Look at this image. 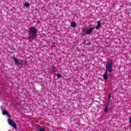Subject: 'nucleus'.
Segmentation results:
<instances>
[{"mask_svg": "<svg viewBox=\"0 0 131 131\" xmlns=\"http://www.w3.org/2000/svg\"><path fill=\"white\" fill-rule=\"evenodd\" d=\"M112 61H111V60H108L106 62V64L105 66V72L106 73L107 72H109V73H111V72H112V71H113V70H112Z\"/></svg>", "mask_w": 131, "mask_h": 131, "instance_id": "obj_1", "label": "nucleus"}, {"mask_svg": "<svg viewBox=\"0 0 131 131\" xmlns=\"http://www.w3.org/2000/svg\"><path fill=\"white\" fill-rule=\"evenodd\" d=\"M30 34V36L31 38H32V39H34V35L37 33V30H36V28L35 27H31L29 29Z\"/></svg>", "mask_w": 131, "mask_h": 131, "instance_id": "obj_2", "label": "nucleus"}, {"mask_svg": "<svg viewBox=\"0 0 131 131\" xmlns=\"http://www.w3.org/2000/svg\"><path fill=\"white\" fill-rule=\"evenodd\" d=\"M8 123L11 125L13 128H17V125H16V123L15 122L12 120V119H8Z\"/></svg>", "mask_w": 131, "mask_h": 131, "instance_id": "obj_3", "label": "nucleus"}, {"mask_svg": "<svg viewBox=\"0 0 131 131\" xmlns=\"http://www.w3.org/2000/svg\"><path fill=\"white\" fill-rule=\"evenodd\" d=\"M2 113L3 115H6L7 117L11 118V115H10V113H9L6 110H3Z\"/></svg>", "mask_w": 131, "mask_h": 131, "instance_id": "obj_4", "label": "nucleus"}, {"mask_svg": "<svg viewBox=\"0 0 131 131\" xmlns=\"http://www.w3.org/2000/svg\"><path fill=\"white\" fill-rule=\"evenodd\" d=\"M95 30V27H92L88 30H87L86 31V34H91L92 32H93V31Z\"/></svg>", "mask_w": 131, "mask_h": 131, "instance_id": "obj_5", "label": "nucleus"}, {"mask_svg": "<svg viewBox=\"0 0 131 131\" xmlns=\"http://www.w3.org/2000/svg\"><path fill=\"white\" fill-rule=\"evenodd\" d=\"M107 73L105 72L103 74V79H104V80H107V78H108V74Z\"/></svg>", "mask_w": 131, "mask_h": 131, "instance_id": "obj_6", "label": "nucleus"}, {"mask_svg": "<svg viewBox=\"0 0 131 131\" xmlns=\"http://www.w3.org/2000/svg\"><path fill=\"white\" fill-rule=\"evenodd\" d=\"M100 27H101V21L99 20L97 22V26L96 27V29H99V28H100Z\"/></svg>", "mask_w": 131, "mask_h": 131, "instance_id": "obj_7", "label": "nucleus"}, {"mask_svg": "<svg viewBox=\"0 0 131 131\" xmlns=\"http://www.w3.org/2000/svg\"><path fill=\"white\" fill-rule=\"evenodd\" d=\"M15 63H16V64H18L19 63V60H18V59H17V58L15 57L14 56L12 57Z\"/></svg>", "mask_w": 131, "mask_h": 131, "instance_id": "obj_8", "label": "nucleus"}, {"mask_svg": "<svg viewBox=\"0 0 131 131\" xmlns=\"http://www.w3.org/2000/svg\"><path fill=\"white\" fill-rule=\"evenodd\" d=\"M71 26L73 27V28H75L76 27V24L75 22H72L71 23Z\"/></svg>", "mask_w": 131, "mask_h": 131, "instance_id": "obj_9", "label": "nucleus"}, {"mask_svg": "<svg viewBox=\"0 0 131 131\" xmlns=\"http://www.w3.org/2000/svg\"><path fill=\"white\" fill-rule=\"evenodd\" d=\"M104 112H108V105H106L104 109Z\"/></svg>", "mask_w": 131, "mask_h": 131, "instance_id": "obj_10", "label": "nucleus"}, {"mask_svg": "<svg viewBox=\"0 0 131 131\" xmlns=\"http://www.w3.org/2000/svg\"><path fill=\"white\" fill-rule=\"evenodd\" d=\"M24 6L25 7H29L30 5L28 3H25Z\"/></svg>", "mask_w": 131, "mask_h": 131, "instance_id": "obj_11", "label": "nucleus"}, {"mask_svg": "<svg viewBox=\"0 0 131 131\" xmlns=\"http://www.w3.org/2000/svg\"><path fill=\"white\" fill-rule=\"evenodd\" d=\"M57 78H60L62 76L60 74H57Z\"/></svg>", "mask_w": 131, "mask_h": 131, "instance_id": "obj_12", "label": "nucleus"}, {"mask_svg": "<svg viewBox=\"0 0 131 131\" xmlns=\"http://www.w3.org/2000/svg\"><path fill=\"white\" fill-rule=\"evenodd\" d=\"M111 95H109L108 96V101H107V103L109 104V101H110V97H111Z\"/></svg>", "mask_w": 131, "mask_h": 131, "instance_id": "obj_13", "label": "nucleus"}, {"mask_svg": "<svg viewBox=\"0 0 131 131\" xmlns=\"http://www.w3.org/2000/svg\"><path fill=\"white\" fill-rule=\"evenodd\" d=\"M45 129L43 128H39V131H45Z\"/></svg>", "mask_w": 131, "mask_h": 131, "instance_id": "obj_14", "label": "nucleus"}, {"mask_svg": "<svg viewBox=\"0 0 131 131\" xmlns=\"http://www.w3.org/2000/svg\"><path fill=\"white\" fill-rule=\"evenodd\" d=\"M83 43H85V42H84Z\"/></svg>", "mask_w": 131, "mask_h": 131, "instance_id": "obj_15", "label": "nucleus"}]
</instances>
